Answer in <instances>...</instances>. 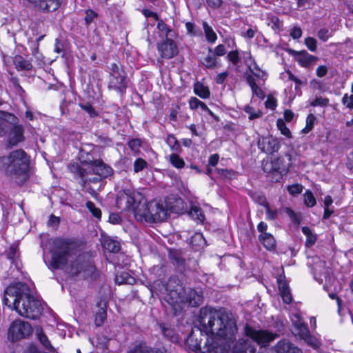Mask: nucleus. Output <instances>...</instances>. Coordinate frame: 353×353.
<instances>
[{
	"label": "nucleus",
	"mask_w": 353,
	"mask_h": 353,
	"mask_svg": "<svg viewBox=\"0 0 353 353\" xmlns=\"http://www.w3.org/2000/svg\"><path fill=\"white\" fill-rule=\"evenodd\" d=\"M236 332V321L231 313L205 307L200 310L199 325L192 328L186 345L196 353H224L226 343L235 339Z\"/></svg>",
	"instance_id": "nucleus-1"
},
{
	"label": "nucleus",
	"mask_w": 353,
	"mask_h": 353,
	"mask_svg": "<svg viewBox=\"0 0 353 353\" xmlns=\"http://www.w3.org/2000/svg\"><path fill=\"white\" fill-rule=\"evenodd\" d=\"M3 302L21 316L32 319H37L42 311L41 303L31 294L28 285L21 282L12 283L6 288Z\"/></svg>",
	"instance_id": "nucleus-2"
},
{
	"label": "nucleus",
	"mask_w": 353,
	"mask_h": 353,
	"mask_svg": "<svg viewBox=\"0 0 353 353\" xmlns=\"http://www.w3.org/2000/svg\"><path fill=\"white\" fill-rule=\"evenodd\" d=\"M54 245L51 265L54 269H63L72 275H77L87 268H92L88 262H81L80 256L74 261L75 246L71 242L57 239L54 241Z\"/></svg>",
	"instance_id": "nucleus-3"
},
{
	"label": "nucleus",
	"mask_w": 353,
	"mask_h": 353,
	"mask_svg": "<svg viewBox=\"0 0 353 353\" xmlns=\"http://www.w3.org/2000/svg\"><path fill=\"white\" fill-rule=\"evenodd\" d=\"M167 301L173 307L179 303H186L190 306H199L203 301L200 290L185 288L181 280L176 276H171L166 284Z\"/></svg>",
	"instance_id": "nucleus-4"
},
{
	"label": "nucleus",
	"mask_w": 353,
	"mask_h": 353,
	"mask_svg": "<svg viewBox=\"0 0 353 353\" xmlns=\"http://www.w3.org/2000/svg\"><path fill=\"white\" fill-rule=\"evenodd\" d=\"M29 159L21 149L11 152L9 155L0 158V169L6 174L15 178L17 183H22L27 178Z\"/></svg>",
	"instance_id": "nucleus-5"
},
{
	"label": "nucleus",
	"mask_w": 353,
	"mask_h": 353,
	"mask_svg": "<svg viewBox=\"0 0 353 353\" xmlns=\"http://www.w3.org/2000/svg\"><path fill=\"white\" fill-rule=\"evenodd\" d=\"M69 171L74 174V177L79 179V183L92 195L95 194V189L90 186V183L98 184L101 178L98 175H94L88 168L79 165L77 163H71L68 165Z\"/></svg>",
	"instance_id": "nucleus-6"
},
{
	"label": "nucleus",
	"mask_w": 353,
	"mask_h": 353,
	"mask_svg": "<svg viewBox=\"0 0 353 353\" xmlns=\"http://www.w3.org/2000/svg\"><path fill=\"white\" fill-rule=\"evenodd\" d=\"M108 69L110 70L108 88L120 94L125 92L129 79L122 65L119 63H112Z\"/></svg>",
	"instance_id": "nucleus-7"
},
{
	"label": "nucleus",
	"mask_w": 353,
	"mask_h": 353,
	"mask_svg": "<svg viewBox=\"0 0 353 353\" xmlns=\"http://www.w3.org/2000/svg\"><path fill=\"white\" fill-rule=\"evenodd\" d=\"M143 195L134 189H123L117 194L116 203L121 210H133L141 202Z\"/></svg>",
	"instance_id": "nucleus-8"
},
{
	"label": "nucleus",
	"mask_w": 353,
	"mask_h": 353,
	"mask_svg": "<svg viewBox=\"0 0 353 353\" xmlns=\"http://www.w3.org/2000/svg\"><path fill=\"white\" fill-rule=\"evenodd\" d=\"M244 332L248 337L260 345L261 351L259 353H264L262 351L263 348L268 346L270 342L273 341L277 337L276 334H274L268 330H256L248 325L245 326Z\"/></svg>",
	"instance_id": "nucleus-9"
},
{
	"label": "nucleus",
	"mask_w": 353,
	"mask_h": 353,
	"mask_svg": "<svg viewBox=\"0 0 353 353\" xmlns=\"http://www.w3.org/2000/svg\"><path fill=\"white\" fill-rule=\"evenodd\" d=\"M32 332V327L28 323L21 320L13 321L8 329V339L17 341L28 336Z\"/></svg>",
	"instance_id": "nucleus-10"
},
{
	"label": "nucleus",
	"mask_w": 353,
	"mask_h": 353,
	"mask_svg": "<svg viewBox=\"0 0 353 353\" xmlns=\"http://www.w3.org/2000/svg\"><path fill=\"white\" fill-rule=\"evenodd\" d=\"M149 215L148 220L150 223L161 222L166 219L168 215V209L163 205L156 201L147 203Z\"/></svg>",
	"instance_id": "nucleus-11"
},
{
	"label": "nucleus",
	"mask_w": 353,
	"mask_h": 353,
	"mask_svg": "<svg viewBox=\"0 0 353 353\" xmlns=\"http://www.w3.org/2000/svg\"><path fill=\"white\" fill-rule=\"evenodd\" d=\"M259 149L266 154H273L279 151L281 144L279 141L272 136L261 137L257 141Z\"/></svg>",
	"instance_id": "nucleus-12"
},
{
	"label": "nucleus",
	"mask_w": 353,
	"mask_h": 353,
	"mask_svg": "<svg viewBox=\"0 0 353 353\" xmlns=\"http://www.w3.org/2000/svg\"><path fill=\"white\" fill-rule=\"evenodd\" d=\"M285 156L288 160V163L285 162L283 157H279L273 160L276 173L275 176L272 177V182L279 181L282 179L283 175L288 172L292 161V156L289 153H286Z\"/></svg>",
	"instance_id": "nucleus-13"
},
{
	"label": "nucleus",
	"mask_w": 353,
	"mask_h": 353,
	"mask_svg": "<svg viewBox=\"0 0 353 353\" xmlns=\"http://www.w3.org/2000/svg\"><path fill=\"white\" fill-rule=\"evenodd\" d=\"M83 165L90 169L89 170L92 171L94 175H98L101 179L108 177L113 172L111 167L100 159L87 162Z\"/></svg>",
	"instance_id": "nucleus-14"
},
{
	"label": "nucleus",
	"mask_w": 353,
	"mask_h": 353,
	"mask_svg": "<svg viewBox=\"0 0 353 353\" xmlns=\"http://www.w3.org/2000/svg\"><path fill=\"white\" fill-rule=\"evenodd\" d=\"M157 50L161 58L167 59H172L178 53L176 43L168 38L158 43Z\"/></svg>",
	"instance_id": "nucleus-15"
},
{
	"label": "nucleus",
	"mask_w": 353,
	"mask_h": 353,
	"mask_svg": "<svg viewBox=\"0 0 353 353\" xmlns=\"http://www.w3.org/2000/svg\"><path fill=\"white\" fill-rule=\"evenodd\" d=\"M19 119L14 124H10L7 134L8 144L10 146H15L19 143L24 141V130L21 125L19 124Z\"/></svg>",
	"instance_id": "nucleus-16"
},
{
	"label": "nucleus",
	"mask_w": 353,
	"mask_h": 353,
	"mask_svg": "<svg viewBox=\"0 0 353 353\" xmlns=\"http://www.w3.org/2000/svg\"><path fill=\"white\" fill-rule=\"evenodd\" d=\"M288 52L294 57L299 64L302 67H310L317 60L316 57L310 54L305 50L296 51L289 49Z\"/></svg>",
	"instance_id": "nucleus-17"
},
{
	"label": "nucleus",
	"mask_w": 353,
	"mask_h": 353,
	"mask_svg": "<svg viewBox=\"0 0 353 353\" xmlns=\"http://www.w3.org/2000/svg\"><path fill=\"white\" fill-rule=\"evenodd\" d=\"M18 118L8 112L0 110V137L6 135L10 128V124H14Z\"/></svg>",
	"instance_id": "nucleus-18"
},
{
	"label": "nucleus",
	"mask_w": 353,
	"mask_h": 353,
	"mask_svg": "<svg viewBox=\"0 0 353 353\" xmlns=\"http://www.w3.org/2000/svg\"><path fill=\"white\" fill-rule=\"evenodd\" d=\"M132 210L137 221L141 223H150L149 220H148V216H150L148 204L144 196H143V199L141 201V202L139 203V204L137 203V205L134 207Z\"/></svg>",
	"instance_id": "nucleus-19"
},
{
	"label": "nucleus",
	"mask_w": 353,
	"mask_h": 353,
	"mask_svg": "<svg viewBox=\"0 0 353 353\" xmlns=\"http://www.w3.org/2000/svg\"><path fill=\"white\" fill-rule=\"evenodd\" d=\"M248 67L251 72L252 76L258 81L264 82L268 77L265 71L261 70L256 63L255 60L252 57L251 54H248V59L246 60Z\"/></svg>",
	"instance_id": "nucleus-20"
},
{
	"label": "nucleus",
	"mask_w": 353,
	"mask_h": 353,
	"mask_svg": "<svg viewBox=\"0 0 353 353\" xmlns=\"http://www.w3.org/2000/svg\"><path fill=\"white\" fill-rule=\"evenodd\" d=\"M232 353H256V347L249 339H239L233 347Z\"/></svg>",
	"instance_id": "nucleus-21"
},
{
	"label": "nucleus",
	"mask_w": 353,
	"mask_h": 353,
	"mask_svg": "<svg viewBox=\"0 0 353 353\" xmlns=\"http://www.w3.org/2000/svg\"><path fill=\"white\" fill-rule=\"evenodd\" d=\"M276 353H301V350L286 340L279 341L274 346Z\"/></svg>",
	"instance_id": "nucleus-22"
},
{
	"label": "nucleus",
	"mask_w": 353,
	"mask_h": 353,
	"mask_svg": "<svg viewBox=\"0 0 353 353\" xmlns=\"http://www.w3.org/2000/svg\"><path fill=\"white\" fill-rule=\"evenodd\" d=\"M285 276L282 278L281 276L278 279V285L279 290L280 292V295L282 297L283 302L286 304H289L291 303L292 300V294L290 290V288L288 284L284 281Z\"/></svg>",
	"instance_id": "nucleus-23"
},
{
	"label": "nucleus",
	"mask_w": 353,
	"mask_h": 353,
	"mask_svg": "<svg viewBox=\"0 0 353 353\" xmlns=\"http://www.w3.org/2000/svg\"><path fill=\"white\" fill-rule=\"evenodd\" d=\"M62 3L63 0H41L39 7L44 12H53L57 10Z\"/></svg>",
	"instance_id": "nucleus-24"
},
{
	"label": "nucleus",
	"mask_w": 353,
	"mask_h": 353,
	"mask_svg": "<svg viewBox=\"0 0 353 353\" xmlns=\"http://www.w3.org/2000/svg\"><path fill=\"white\" fill-rule=\"evenodd\" d=\"M107 313L105 303H99L98 304V310L95 312L94 323L97 327L101 326L106 319Z\"/></svg>",
	"instance_id": "nucleus-25"
},
{
	"label": "nucleus",
	"mask_w": 353,
	"mask_h": 353,
	"mask_svg": "<svg viewBox=\"0 0 353 353\" xmlns=\"http://www.w3.org/2000/svg\"><path fill=\"white\" fill-rule=\"evenodd\" d=\"M259 239L268 250H274L276 247V241L274 236L270 233L261 234L259 236Z\"/></svg>",
	"instance_id": "nucleus-26"
},
{
	"label": "nucleus",
	"mask_w": 353,
	"mask_h": 353,
	"mask_svg": "<svg viewBox=\"0 0 353 353\" xmlns=\"http://www.w3.org/2000/svg\"><path fill=\"white\" fill-rule=\"evenodd\" d=\"M246 81L251 88L252 94L256 95L259 99H263L265 97V93L262 89L256 84V79L252 75H248L246 77Z\"/></svg>",
	"instance_id": "nucleus-27"
},
{
	"label": "nucleus",
	"mask_w": 353,
	"mask_h": 353,
	"mask_svg": "<svg viewBox=\"0 0 353 353\" xmlns=\"http://www.w3.org/2000/svg\"><path fill=\"white\" fill-rule=\"evenodd\" d=\"M219 58L212 52H208V54L201 61V63L208 69L215 68L219 65Z\"/></svg>",
	"instance_id": "nucleus-28"
},
{
	"label": "nucleus",
	"mask_w": 353,
	"mask_h": 353,
	"mask_svg": "<svg viewBox=\"0 0 353 353\" xmlns=\"http://www.w3.org/2000/svg\"><path fill=\"white\" fill-rule=\"evenodd\" d=\"M36 334L37 336V338L40 343L43 345V347L52 352H55V349L54 347L51 345L50 341H49L48 336L43 333L42 329L37 328L36 331Z\"/></svg>",
	"instance_id": "nucleus-29"
},
{
	"label": "nucleus",
	"mask_w": 353,
	"mask_h": 353,
	"mask_svg": "<svg viewBox=\"0 0 353 353\" xmlns=\"http://www.w3.org/2000/svg\"><path fill=\"white\" fill-rule=\"evenodd\" d=\"M14 64L18 70H30L32 68L31 63L21 56L14 57Z\"/></svg>",
	"instance_id": "nucleus-30"
},
{
	"label": "nucleus",
	"mask_w": 353,
	"mask_h": 353,
	"mask_svg": "<svg viewBox=\"0 0 353 353\" xmlns=\"http://www.w3.org/2000/svg\"><path fill=\"white\" fill-rule=\"evenodd\" d=\"M194 92L197 96L202 99H208L210 95V92L208 88L200 82H196L194 83Z\"/></svg>",
	"instance_id": "nucleus-31"
},
{
	"label": "nucleus",
	"mask_w": 353,
	"mask_h": 353,
	"mask_svg": "<svg viewBox=\"0 0 353 353\" xmlns=\"http://www.w3.org/2000/svg\"><path fill=\"white\" fill-rule=\"evenodd\" d=\"M103 246L105 250L113 253H116L120 250V243L110 238H105L103 240Z\"/></svg>",
	"instance_id": "nucleus-32"
},
{
	"label": "nucleus",
	"mask_w": 353,
	"mask_h": 353,
	"mask_svg": "<svg viewBox=\"0 0 353 353\" xmlns=\"http://www.w3.org/2000/svg\"><path fill=\"white\" fill-rule=\"evenodd\" d=\"M203 28L205 32L206 39L208 42L214 43L217 39V36L212 27L205 21L203 22Z\"/></svg>",
	"instance_id": "nucleus-33"
},
{
	"label": "nucleus",
	"mask_w": 353,
	"mask_h": 353,
	"mask_svg": "<svg viewBox=\"0 0 353 353\" xmlns=\"http://www.w3.org/2000/svg\"><path fill=\"white\" fill-rule=\"evenodd\" d=\"M157 28L159 31L161 36L166 37L167 38L170 37H172V30L164 23L162 19H159L157 21Z\"/></svg>",
	"instance_id": "nucleus-34"
},
{
	"label": "nucleus",
	"mask_w": 353,
	"mask_h": 353,
	"mask_svg": "<svg viewBox=\"0 0 353 353\" xmlns=\"http://www.w3.org/2000/svg\"><path fill=\"white\" fill-rule=\"evenodd\" d=\"M189 214L193 219H195L199 222H203L204 221V214H203L201 208L198 206H192Z\"/></svg>",
	"instance_id": "nucleus-35"
},
{
	"label": "nucleus",
	"mask_w": 353,
	"mask_h": 353,
	"mask_svg": "<svg viewBox=\"0 0 353 353\" xmlns=\"http://www.w3.org/2000/svg\"><path fill=\"white\" fill-rule=\"evenodd\" d=\"M134 279L131 277L127 272H121L120 274L117 275L115 281L117 283L121 284H132Z\"/></svg>",
	"instance_id": "nucleus-36"
},
{
	"label": "nucleus",
	"mask_w": 353,
	"mask_h": 353,
	"mask_svg": "<svg viewBox=\"0 0 353 353\" xmlns=\"http://www.w3.org/2000/svg\"><path fill=\"white\" fill-rule=\"evenodd\" d=\"M302 232L306 236L305 245L310 247L314 245L316 241V237L312 234L310 229L307 227H303Z\"/></svg>",
	"instance_id": "nucleus-37"
},
{
	"label": "nucleus",
	"mask_w": 353,
	"mask_h": 353,
	"mask_svg": "<svg viewBox=\"0 0 353 353\" xmlns=\"http://www.w3.org/2000/svg\"><path fill=\"white\" fill-rule=\"evenodd\" d=\"M303 201L304 204L308 208H312L316 204V198L309 190H307L303 194Z\"/></svg>",
	"instance_id": "nucleus-38"
},
{
	"label": "nucleus",
	"mask_w": 353,
	"mask_h": 353,
	"mask_svg": "<svg viewBox=\"0 0 353 353\" xmlns=\"http://www.w3.org/2000/svg\"><path fill=\"white\" fill-rule=\"evenodd\" d=\"M262 167L264 172L271 174V178L275 176L276 170L274 168L273 160H263L262 162Z\"/></svg>",
	"instance_id": "nucleus-39"
},
{
	"label": "nucleus",
	"mask_w": 353,
	"mask_h": 353,
	"mask_svg": "<svg viewBox=\"0 0 353 353\" xmlns=\"http://www.w3.org/2000/svg\"><path fill=\"white\" fill-rule=\"evenodd\" d=\"M244 111L247 114H248V115H249L248 118L250 120H253V119H255L257 118H260L263 115V112L261 110H255L254 109V108H252L250 105H246L244 108Z\"/></svg>",
	"instance_id": "nucleus-40"
},
{
	"label": "nucleus",
	"mask_w": 353,
	"mask_h": 353,
	"mask_svg": "<svg viewBox=\"0 0 353 353\" xmlns=\"http://www.w3.org/2000/svg\"><path fill=\"white\" fill-rule=\"evenodd\" d=\"M170 163L176 168L181 169L185 166L184 161L176 154H172L170 156Z\"/></svg>",
	"instance_id": "nucleus-41"
},
{
	"label": "nucleus",
	"mask_w": 353,
	"mask_h": 353,
	"mask_svg": "<svg viewBox=\"0 0 353 353\" xmlns=\"http://www.w3.org/2000/svg\"><path fill=\"white\" fill-rule=\"evenodd\" d=\"M172 263L177 267L179 271L182 272L185 268V260L179 254L175 253L172 256Z\"/></svg>",
	"instance_id": "nucleus-42"
},
{
	"label": "nucleus",
	"mask_w": 353,
	"mask_h": 353,
	"mask_svg": "<svg viewBox=\"0 0 353 353\" xmlns=\"http://www.w3.org/2000/svg\"><path fill=\"white\" fill-rule=\"evenodd\" d=\"M294 332L296 334H298L302 339L310 334L309 330L307 325L303 323H299L294 327Z\"/></svg>",
	"instance_id": "nucleus-43"
},
{
	"label": "nucleus",
	"mask_w": 353,
	"mask_h": 353,
	"mask_svg": "<svg viewBox=\"0 0 353 353\" xmlns=\"http://www.w3.org/2000/svg\"><path fill=\"white\" fill-rule=\"evenodd\" d=\"M276 125L278 129L280 130L281 133L286 137L287 138H291L292 134L289 128L286 126L285 123L282 119H278L276 122Z\"/></svg>",
	"instance_id": "nucleus-44"
},
{
	"label": "nucleus",
	"mask_w": 353,
	"mask_h": 353,
	"mask_svg": "<svg viewBox=\"0 0 353 353\" xmlns=\"http://www.w3.org/2000/svg\"><path fill=\"white\" fill-rule=\"evenodd\" d=\"M190 243L193 247H201L205 243V239L201 233L194 234L190 240Z\"/></svg>",
	"instance_id": "nucleus-45"
},
{
	"label": "nucleus",
	"mask_w": 353,
	"mask_h": 353,
	"mask_svg": "<svg viewBox=\"0 0 353 353\" xmlns=\"http://www.w3.org/2000/svg\"><path fill=\"white\" fill-rule=\"evenodd\" d=\"M86 208L92 213L93 216L97 219H100L101 216V211L99 208H97L94 203L90 201H87L85 204Z\"/></svg>",
	"instance_id": "nucleus-46"
},
{
	"label": "nucleus",
	"mask_w": 353,
	"mask_h": 353,
	"mask_svg": "<svg viewBox=\"0 0 353 353\" xmlns=\"http://www.w3.org/2000/svg\"><path fill=\"white\" fill-rule=\"evenodd\" d=\"M160 328H161L162 333L163 334V335L165 337H167L172 341L176 340L177 337L175 334L174 331L172 329H171L170 327H166L164 325H161Z\"/></svg>",
	"instance_id": "nucleus-47"
},
{
	"label": "nucleus",
	"mask_w": 353,
	"mask_h": 353,
	"mask_svg": "<svg viewBox=\"0 0 353 353\" xmlns=\"http://www.w3.org/2000/svg\"><path fill=\"white\" fill-rule=\"evenodd\" d=\"M147 165L148 163L144 159L141 158H138L134 162V171L136 173L142 171L145 168H146Z\"/></svg>",
	"instance_id": "nucleus-48"
},
{
	"label": "nucleus",
	"mask_w": 353,
	"mask_h": 353,
	"mask_svg": "<svg viewBox=\"0 0 353 353\" xmlns=\"http://www.w3.org/2000/svg\"><path fill=\"white\" fill-rule=\"evenodd\" d=\"M208 52H212L217 58L226 54V48L224 45L219 44L215 48H208Z\"/></svg>",
	"instance_id": "nucleus-49"
},
{
	"label": "nucleus",
	"mask_w": 353,
	"mask_h": 353,
	"mask_svg": "<svg viewBox=\"0 0 353 353\" xmlns=\"http://www.w3.org/2000/svg\"><path fill=\"white\" fill-rule=\"evenodd\" d=\"M329 102L330 101L327 98L319 97H316L313 101H312L310 105L313 107H327L329 105Z\"/></svg>",
	"instance_id": "nucleus-50"
},
{
	"label": "nucleus",
	"mask_w": 353,
	"mask_h": 353,
	"mask_svg": "<svg viewBox=\"0 0 353 353\" xmlns=\"http://www.w3.org/2000/svg\"><path fill=\"white\" fill-rule=\"evenodd\" d=\"M150 347L145 344H139L135 345L128 353H150Z\"/></svg>",
	"instance_id": "nucleus-51"
},
{
	"label": "nucleus",
	"mask_w": 353,
	"mask_h": 353,
	"mask_svg": "<svg viewBox=\"0 0 353 353\" xmlns=\"http://www.w3.org/2000/svg\"><path fill=\"white\" fill-rule=\"evenodd\" d=\"M316 120V117L312 114H310L306 119V126L303 130L305 133L310 131L313 127Z\"/></svg>",
	"instance_id": "nucleus-52"
},
{
	"label": "nucleus",
	"mask_w": 353,
	"mask_h": 353,
	"mask_svg": "<svg viewBox=\"0 0 353 353\" xmlns=\"http://www.w3.org/2000/svg\"><path fill=\"white\" fill-rule=\"evenodd\" d=\"M342 103L348 109H353V94H345L342 98Z\"/></svg>",
	"instance_id": "nucleus-53"
},
{
	"label": "nucleus",
	"mask_w": 353,
	"mask_h": 353,
	"mask_svg": "<svg viewBox=\"0 0 353 353\" xmlns=\"http://www.w3.org/2000/svg\"><path fill=\"white\" fill-rule=\"evenodd\" d=\"M317 36L321 41H327L332 34L328 29L321 28L318 31Z\"/></svg>",
	"instance_id": "nucleus-54"
},
{
	"label": "nucleus",
	"mask_w": 353,
	"mask_h": 353,
	"mask_svg": "<svg viewBox=\"0 0 353 353\" xmlns=\"http://www.w3.org/2000/svg\"><path fill=\"white\" fill-rule=\"evenodd\" d=\"M305 44L307 48L312 52L316 50V40L313 37H307L305 39Z\"/></svg>",
	"instance_id": "nucleus-55"
},
{
	"label": "nucleus",
	"mask_w": 353,
	"mask_h": 353,
	"mask_svg": "<svg viewBox=\"0 0 353 353\" xmlns=\"http://www.w3.org/2000/svg\"><path fill=\"white\" fill-rule=\"evenodd\" d=\"M288 190L292 195L300 194L303 190V186L300 184H294L288 186Z\"/></svg>",
	"instance_id": "nucleus-56"
},
{
	"label": "nucleus",
	"mask_w": 353,
	"mask_h": 353,
	"mask_svg": "<svg viewBox=\"0 0 353 353\" xmlns=\"http://www.w3.org/2000/svg\"><path fill=\"white\" fill-rule=\"evenodd\" d=\"M80 107L92 117L97 116V112L90 103L80 104Z\"/></svg>",
	"instance_id": "nucleus-57"
},
{
	"label": "nucleus",
	"mask_w": 353,
	"mask_h": 353,
	"mask_svg": "<svg viewBox=\"0 0 353 353\" xmlns=\"http://www.w3.org/2000/svg\"><path fill=\"white\" fill-rule=\"evenodd\" d=\"M97 17V14L93 10H88L85 12V21L87 25L93 22L94 19Z\"/></svg>",
	"instance_id": "nucleus-58"
},
{
	"label": "nucleus",
	"mask_w": 353,
	"mask_h": 353,
	"mask_svg": "<svg viewBox=\"0 0 353 353\" xmlns=\"http://www.w3.org/2000/svg\"><path fill=\"white\" fill-rule=\"evenodd\" d=\"M228 59L234 64L236 65L239 61V54L237 51H230L228 54Z\"/></svg>",
	"instance_id": "nucleus-59"
},
{
	"label": "nucleus",
	"mask_w": 353,
	"mask_h": 353,
	"mask_svg": "<svg viewBox=\"0 0 353 353\" xmlns=\"http://www.w3.org/2000/svg\"><path fill=\"white\" fill-rule=\"evenodd\" d=\"M266 218L269 220H274L277 216V211L272 210L269 205L265 206Z\"/></svg>",
	"instance_id": "nucleus-60"
},
{
	"label": "nucleus",
	"mask_w": 353,
	"mask_h": 353,
	"mask_svg": "<svg viewBox=\"0 0 353 353\" xmlns=\"http://www.w3.org/2000/svg\"><path fill=\"white\" fill-rule=\"evenodd\" d=\"M265 106L267 108L274 110L276 107V100L272 96H268L265 101Z\"/></svg>",
	"instance_id": "nucleus-61"
},
{
	"label": "nucleus",
	"mask_w": 353,
	"mask_h": 353,
	"mask_svg": "<svg viewBox=\"0 0 353 353\" xmlns=\"http://www.w3.org/2000/svg\"><path fill=\"white\" fill-rule=\"evenodd\" d=\"M303 339L311 346L316 347L319 345L318 341L314 337L312 336L310 334H307Z\"/></svg>",
	"instance_id": "nucleus-62"
},
{
	"label": "nucleus",
	"mask_w": 353,
	"mask_h": 353,
	"mask_svg": "<svg viewBox=\"0 0 353 353\" xmlns=\"http://www.w3.org/2000/svg\"><path fill=\"white\" fill-rule=\"evenodd\" d=\"M290 36L294 39H297L301 38L302 36V30H301V28L294 27L291 30Z\"/></svg>",
	"instance_id": "nucleus-63"
},
{
	"label": "nucleus",
	"mask_w": 353,
	"mask_h": 353,
	"mask_svg": "<svg viewBox=\"0 0 353 353\" xmlns=\"http://www.w3.org/2000/svg\"><path fill=\"white\" fill-rule=\"evenodd\" d=\"M166 142L173 149L175 148L176 145H178V141L175 137L172 134L168 135L166 138Z\"/></svg>",
	"instance_id": "nucleus-64"
}]
</instances>
